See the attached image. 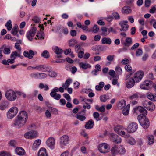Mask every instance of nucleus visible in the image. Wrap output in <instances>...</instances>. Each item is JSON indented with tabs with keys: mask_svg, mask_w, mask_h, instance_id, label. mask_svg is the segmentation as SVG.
Here are the masks:
<instances>
[{
	"mask_svg": "<svg viewBox=\"0 0 156 156\" xmlns=\"http://www.w3.org/2000/svg\"><path fill=\"white\" fill-rule=\"evenodd\" d=\"M27 118V112L24 111H21L15 119L14 126L18 129L23 127L25 125Z\"/></svg>",
	"mask_w": 156,
	"mask_h": 156,
	"instance_id": "obj_1",
	"label": "nucleus"
},
{
	"mask_svg": "<svg viewBox=\"0 0 156 156\" xmlns=\"http://www.w3.org/2000/svg\"><path fill=\"white\" fill-rule=\"evenodd\" d=\"M137 119L140 124L144 128L147 129L149 126L150 123L148 119L145 115H139Z\"/></svg>",
	"mask_w": 156,
	"mask_h": 156,
	"instance_id": "obj_2",
	"label": "nucleus"
},
{
	"mask_svg": "<svg viewBox=\"0 0 156 156\" xmlns=\"http://www.w3.org/2000/svg\"><path fill=\"white\" fill-rule=\"evenodd\" d=\"M124 129L122 126L119 125L114 127V130L116 133L125 138H128L129 137L130 135L124 131Z\"/></svg>",
	"mask_w": 156,
	"mask_h": 156,
	"instance_id": "obj_3",
	"label": "nucleus"
},
{
	"mask_svg": "<svg viewBox=\"0 0 156 156\" xmlns=\"http://www.w3.org/2000/svg\"><path fill=\"white\" fill-rule=\"evenodd\" d=\"M70 139L67 135H64L61 136L59 138V145L62 148H64L69 143Z\"/></svg>",
	"mask_w": 156,
	"mask_h": 156,
	"instance_id": "obj_4",
	"label": "nucleus"
},
{
	"mask_svg": "<svg viewBox=\"0 0 156 156\" xmlns=\"http://www.w3.org/2000/svg\"><path fill=\"white\" fill-rule=\"evenodd\" d=\"M5 96L6 99L10 101H14L17 98L16 92L12 90H9L6 91Z\"/></svg>",
	"mask_w": 156,
	"mask_h": 156,
	"instance_id": "obj_5",
	"label": "nucleus"
},
{
	"mask_svg": "<svg viewBox=\"0 0 156 156\" xmlns=\"http://www.w3.org/2000/svg\"><path fill=\"white\" fill-rule=\"evenodd\" d=\"M18 111V108L16 107H13L11 108L7 113V117L8 119H12L17 114Z\"/></svg>",
	"mask_w": 156,
	"mask_h": 156,
	"instance_id": "obj_6",
	"label": "nucleus"
},
{
	"mask_svg": "<svg viewBox=\"0 0 156 156\" xmlns=\"http://www.w3.org/2000/svg\"><path fill=\"white\" fill-rule=\"evenodd\" d=\"M142 105L144 108L151 111H153L155 108L154 104L149 101H144L142 103Z\"/></svg>",
	"mask_w": 156,
	"mask_h": 156,
	"instance_id": "obj_7",
	"label": "nucleus"
},
{
	"mask_svg": "<svg viewBox=\"0 0 156 156\" xmlns=\"http://www.w3.org/2000/svg\"><path fill=\"white\" fill-rule=\"evenodd\" d=\"M138 128V125L137 123L132 122L130 123L127 127L126 130L129 133H133L135 132Z\"/></svg>",
	"mask_w": 156,
	"mask_h": 156,
	"instance_id": "obj_8",
	"label": "nucleus"
},
{
	"mask_svg": "<svg viewBox=\"0 0 156 156\" xmlns=\"http://www.w3.org/2000/svg\"><path fill=\"white\" fill-rule=\"evenodd\" d=\"M144 73L143 71H137L133 76V80L136 83H137L141 81L143 78Z\"/></svg>",
	"mask_w": 156,
	"mask_h": 156,
	"instance_id": "obj_9",
	"label": "nucleus"
},
{
	"mask_svg": "<svg viewBox=\"0 0 156 156\" xmlns=\"http://www.w3.org/2000/svg\"><path fill=\"white\" fill-rule=\"evenodd\" d=\"M36 69L43 72H49L52 70L50 66L46 65H39L36 66Z\"/></svg>",
	"mask_w": 156,
	"mask_h": 156,
	"instance_id": "obj_10",
	"label": "nucleus"
},
{
	"mask_svg": "<svg viewBox=\"0 0 156 156\" xmlns=\"http://www.w3.org/2000/svg\"><path fill=\"white\" fill-rule=\"evenodd\" d=\"M134 112L137 115H145L147 113V111L141 106H139L135 108L134 110Z\"/></svg>",
	"mask_w": 156,
	"mask_h": 156,
	"instance_id": "obj_11",
	"label": "nucleus"
},
{
	"mask_svg": "<svg viewBox=\"0 0 156 156\" xmlns=\"http://www.w3.org/2000/svg\"><path fill=\"white\" fill-rule=\"evenodd\" d=\"M55 139L52 137H49L46 141L47 145L51 149H53L55 145Z\"/></svg>",
	"mask_w": 156,
	"mask_h": 156,
	"instance_id": "obj_12",
	"label": "nucleus"
},
{
	"mask_svg": "<svg viewBox=\"0 0 156 156\" xmlns=\"http://www.w3.org/2000/svg\"><path fill=\"white\" fill-rule=\"evenodd\" d=\"M38 133L35 131L32 130L26 132L24 134V137L28 139H33L37 136Z\"/></svg>",
	"mask_w": 156,
	"mask_h": 156,
	"instance_id": "obj_13",
	"label": "nucleus"
},
{
	"mask_svg": "<svg viewBox=\"0 0 156 156\" xmlns=\"http://www.w3.org/2000/svg\"><path fill=\"white\" fill-rule=\"evenodd\" d=\"M129 76H126L125 80L126 81V86L127 88H131L133 87L135 84V82L133 78H130L128 80Z\"/></svg>",
	"mask_w": 156,
	"mask_h": 156,
	"instance_id": "obj_14",
	"label": "nucleus"
},
{
	"mask_svg": "<svg viewBox=\"0 0 156 156\" xmlns=\"http://www.w3.org/2000/svg\"><path fill=\"white\" fill-rule=\"evenodd\" d=\"M108 145L107 144L102 143L99 144L98 146V149L99 151L102 153H105L108 152Z\"/></svg>",
	"mask_w": 156,
	"mask_h": 156,
	"instance_id": "obj_15",
	"label": "nucleus"
},
{
	"mask_svg": "<svg viewBox=\"0 0 156 156\" xmlns=\"http://www.w3.org/2000/svg\"><path fill=\"white\" fill-rule=\"evenodd\" d=\"M36 30V28L33 27L27 33V37L29 41H31L32 40V37L35 34Z\"/></svg>",
	"mask_w": 156,
	"mask_h": 156,
	"instance_id": "obj_16",
	"label": "nucleus"
},
{
	"mask_svg": "<svg viewBox=\"0 0 156 156\" xmlns=\"http://www.w3.org/2000/svg\"><path fill=\"white\" fill-rule=\"evenodd\" d=\"M110 139L112 141L117 144L120 143L122 141L121 138L115 134H111Z\"/></svg>",
	"mask_w": 156,
	"mask_h": 156,
	"instance_id": "obj_17",
	"label": "nucleus"
},
{
	"mask_svg": "<svg viewBox=\"0 0 156 156\" xmlns=\"http://www.w3.org/2000/svg\"><path fill=\"white\" fill-rule=\"evenodd\" d=\"M86 112V110H83L81 112H79L76 115L77 119L81 121L85 120L86 119L85 116Z\"/></svg>",
	"mask_w": 156,
	"mask_h": 156,
	"instance_id": "obj_18",
	"label": "nucleus"
},
{
	"mask_svg": "<svg viewBox=\"0 0 156 156\" xmlns=\"http://www.w3.org/2000/svg\"><path fill=\"white\" fill-rule=\"evenodd\" d=\"M36 54L37 52L36 51H34L32 50H30L29 52L26 51H25L23 52V55L26 57L31 59L33 57V55Z\"/></svg>",
	"mask_w": 156,
	"mask_h": 156,
	"instance_id": "obj_19",
	"label": "nucleus"
},
{
	"mask_svg": "<svg viewBox=\"0 0 156 156\" xmlns=\"http://www.w3.org/2000/svg\"><path fill=\"white\" fill-rule=\"evenodd\" d=\"M123 47L126 48L130 46L132 43V38L129 37H127L125 42H121Z\"/></svg>",
	"mask_w": 156,
	"mask_h": 156,
	"instance_id": "obj_20",
	"label": "nucleus"
},
{
	"mask_svg": "<svg viewBox=\"0 0 156 156\" xmlns=\"http://www.w3.org/2000/svg\"><path fill=\"white\" fill-rule=\"evenodd\" d=\"M52 50L55 53L58 55L57 57L58 58H61L62 57L61 54L62 53V50L56 46H54L52 48Z\"/></svg>",
	"mask_w": 156,
	"mask_h": 156,
	"instance_id": "obj_21",
	"label": "nucleus"
},
{
	"mask_svg": "<svg viewBox=\"0 0 156 156\" xmlns=\"http://www.w3.org/2000/svg\"><path fill=\"white\" fill-rule=\"evenodd\" d=\"M20 54V51H18V52L13 51L11 54L10 57L12 59H13L14 60H15V59L16 57H20L21 59H23V56H21Z\"/></svg>",
	"mask_w": 156,
	"mask_h": 156,
	"instance_id": "obj_22",
	"label": "nucleus"
},
{
	"mask_svg": "<svg viewBox=\"0 0 156 156\" xmlns=\"http://www.w3.org/2000/svg\"><path fill=\"white\" fill-rule=\"evenodd\" d=\"M148 145L153 144L154 141V136L151 135H148L146 136Z\"/></svg>",
	"mask_w": 156,
	"mask_h": 156,
	"instance_id": "obj_23",
	"label": "nucleus"
},
{
	"mask_svg": "<svg viewBox=\"0 0 156 156\" xmlns=\"http://www.w3.org/2000/svg\"><path fill=\"white\" fill-rule=\"evenodd\" d=\"M150 82L148 81H145L143 84L140 85L141 89L148 90L150 87Z\"/></svg>",
	"mask_w": 156,
	"mask_h": 156,
	"instance_id": "obj_24",
	"label": "nucleus"
},
{
	"mask_svg": "<svg viewBox=\"0 0 156 156\" xmlns=\"http://www.w3.org/2000/svg\"><path fill=\"white\" fill-rule=\"evenodd\" d=\"M15 152L17 155H23L25 153L24 149L21 147L16 148L15 149Z\"/></svg>",
	"mask_w": 156,
	"mask_h": 156,
	"instance_id": "obj_25",
	"label": "nucleus"
},
{
	"mask_svg": "<svg viewBox=\"0 0 156 156\" xmlns=\"http://www.w3.org/2000/svg\"><path fill=\"white\" fill-rule=\"evenodd\" d=\"M8 103L7 101H3L0 104V109L4 110L8 108Z\"/></svg>",
	"mask_w": 156,
	"mask_h": 156,
	"instance_id": "obj_26",
	"label": "nucleus"
},
{
	"mask_svg": "<svg viewBox=\"0 0 156 156\" xmlns=\"http://www.w3.org/2000/svg\"><path fill=\"white\" fill-rule=\"evenodd\" d=\"M94 123V121L90 119L86 122L85 125V127L87 129H90L93 127Z\"/></svg>",
	"mask_w": 156,
	"mask_h": 156,
	"instance_id": "obj_27",
	"label": "nucleus"
},
{
	"mask_svg": "<svg viewBox=\"0 0 156 156\" xmlns=\"http://www.w3.org/2000/svg\"><path fill=\"white\" fill-rule=\"evenodd\" d=\"M41 143V140L40 139H37L35 140L33 146V149L35 150L37 149Z\"/></svg>",
	"mask_w": 156,
	"mask_h": 156,
	"instance_id": "obj_28",
	"label": "nucleus"
},
{
	"mask_svg": "<svg viewBox=\"0 0 156 156\" xmlns=\"http://www.w3.org/2000/svg\"><path fill=\"white\" fill-rule=\"evenodd\" d=\"M130 105L129 104H128L124 108L122 111V113L125 116L128 115L129 113V109H130Z\"/></svg>",
	"mask_w": 156,
	"mask_h": 156,
	"instance_id": "obj_29",
	"label": "nucleus"
},
{
	"mask_svg": "<svg viewBox=\"0 0 156 156\" xmlns=\"http://www.w3.org/2000/svg\"><path fill=\"white\" fill-rule=\"evenodd\" d=\"M79 66L81 68L83 69H87L91 67V66L90 64L87 63H83L80 62L79 63Z\"/></svg>",
	"mask_w": 156,
	"mask_h": 156,
	"instance_id": "obj_30",
	"label": "nucleus"
},
{
	"mask_svg": "<svg viewBox=\"0 0 156 156\" xmlns=\"http://www.w3.org/2000/svg\"><path fill=\"white\" fill-rule=\"evenodd\" d=\"M38 156H48L46 150L44 148H41L38 153Z\"/></svg>",
	"mask_w": 156,
	"mask_h": 156,
	"instance_id": "obj_31",
	"label": "nucleus"
},
{
	"mask_svg": "<svg viewBox=\"0 0 156 156\" xmlns=\"http://www.w3.org/2000/svg\"><path fill=\"white\" fill-rule=\"evenodd\" d=\"M72 82V80L71 79H68L66 80L65 83L62 84V87L65 89H66L69 86L70 84Z\"/></svg>",
	"mask_w": 156,
	"mask_h": 156,
	"instance_id": "obj_32",
	"label": "nucleus"
},
{
	"mask_svg": "<svg viewBox=\"0 0 156 156\" xmlns=\"http://www.w3.org/2000/svg\"><path fill=\"white\" fill-rule=\"evenodd\" d=\"M122 12L123 13L129 14L131 12L132 10L130 7L127 6H125L122 8Z\"/></svg>",
	"mask_w": 156,
	"mask_h": 156,
	"instance_id": "obj_33",
	"label": "nucleus"
},
{
	"mask_svg": "<svg viewBox=\"0 0 156 156\" xmlns=\"http://www.w3.org/2000/svg\"><path fill=\"white\" fill-rule=\"evenodd\" d=\"M101 42L103 44H111V40L109 38L104 37L102 38Z\"/></svg>",
	"mask_w": 156,
	"mask_h": 156,
	"instance_id": "obj_34",
	"label": "nucleus"
},
{
	"mask_svg": "<svg viewBox=\"0 0 156 156\" xmlns=\"http://www.w3.org/2000/svg\"><path fill=\"white\" fill-rule=\"evenodd\" d=\"M126 105V102L124 100L120 101L117 104L118 107L119 109H121L125 107Z\"/></svg>",
	"mask_w": 156,
	"mask_h": 156,
	"instance_id": "obj_35",
	"label": "nucleus"
},
{
	"mask_svg": "<svg viewBox=\"0 0 156 156\" xmlns=\"http://www.w3.org/2000/svg\"><path fill=\"white\" fill-rule=\"evenodd\" d=\"M44 34L43 32L37 33L36 39L43 40L44 39Z\"/></svg>",
	"mask_w": 156,
	"mask_h": 156,
	"instance_id": "obj_36",
	"label": "nucleus"
},
{
	"mask_svg": "<svg viewBox=\"0 0 156 156\" xmlns=\"http://www.w3.org/2000/svg\"><path fill=\"white\" fill-rule=\"evenodd\" d=\"M104 83L103 82H100L98 85L95 86V89L97 91L101 90L104 85Z\"/></svg>",
	"mask_w": 156,
	"mask_h": 156,
	"instance_id": "obj_37",
	"label": "nucleus"
},
{
	"mask_svg": "<svg viewBox=\"0 0 156 156\" xmlns=\"http://www.w3.org/2000/svg\"><path fill=\"white\" fill-rule=\"evenodd\" d=\"M50 95L54 99L58 100L60 99L61 98V95L60 94L58 93H50Z\"/></svg>",
	"mask_w": 156,
	"mask_h": 156,
	"instance_id": "obj_38",
	"label": "nucleus"
},
{
	"mask_svg": "<svg viewBox=\"0 0 156 156\" xmlns=\"http://www.w3.org/2000/svg\"><path fill=\"white\" fill-rule=\"evenodd\" d=\"M38 87L41 89H44L45 91H48L49 89V87L47 84L44 85L41 83L39 84Z\"/></svg>",
	"mask_w": 156,
	"mask_h": 156,
	"instance_id": "obj_39",
	"label": "nucleus"
},
{
	"mask_svg": "<svg viewBox=\"0 0 156 156\" xmlns=\"http://www.w3.org/2000/svg\"><path fill=\"white\" fill-rule=\"evenodd\" d=\"M2 46H3V51L4 54H9L10 53L11 51L9 48L6 47L5 45H3Z\"/></svg>",
	"mask_w": 156,
	"mask_h": 156,
	"instance_id": "obj_40",
	"label": "nucleus"
},
{
	"mask_svg": "<svg viewBox=\"0 0 156 156\" xmlns=\"http://www.w3.org/2000/svg\"><path fill=\"white\" fill-rule=\"evenodd\" d=\"M101 30L103 35L107 36L109 34V32L108 31V28L105 27H102Z\"/></svg>",
	"mask_w": 156,
	"mask_h": 156,
	"instance_id": "obj_41",
	"label": "nucleus"
},
{
	"mask_svg": "<svg viewBox=\"0 0 156 156\" xmlns=\"http://www.w3.org/2000/svg\"><path fill=\"white\" fill-rule=\"evenodd\" d=\"M77 43V41L76 39H72L69 40V44L70 47H73Z\"/></svg>",
	"mask_w": 156,
	"mask_h": 156,
	"instance_id": "obj_42",
	"label": "nucleus"
},
{
	"mask_svg": "<svg viewBox=\"0 0 156 156\" xmlns=\"http://www.w3.org/2000/svg\"><path fill=\"white\" fill-rule=\"evenodd\" d=\"M5 26L6 27L8 30H11L12 27L11 21L10 20H9L6 23Z\"/></svg>",
	"mask_w": 156,
	"mask_h": 156,
	"instance_id": "obj_43",
	"label": "nucleus"
},
{
	"mask_svg": "<svg viewBox=\"0 0 156 156\" xmlns=\"http://www.w3.org/2000/svg\"><path fill=\"white\" fill-rule=\"evenodd\" d=\"M119 25L121 27V28L120 29V31H126L129 28V25H125L120 23H119Z\"/></svg>",
	"mask_w": 156,
	"mask_h": 156,
	"instance_id": "obj_44",
	"label": "nucleus"
},
{
	"mask_svg": "<svg viewBox=\"0 0 156 156\" xmlns=\"http://www.w3.org/2000/svg\"><path fill=\"white\" fill-rule=\"evenodd\" d=\"M100 99L101 101L105 102L108 99V96L106 94L101 95L100 97Z\"/></svg>",
	"mask_w": 156,
	"mask_h": 156,
	"instance_id": "obj_45",
	"label": "nucleus"
},
{
	"mask_svg": "<svg viewBox=\"0 0 156 156\" xmlns=\"http://www.w3.org/2000/svg\"><path fill=\"white\" fill-rule=\"evenodd\" d=\"M95 108L98 111L101 112H103L105 111V106L103 105L101 107H99L98 105L95 106Z\"/></svg>",
	"mask_w": 156,
	"mask_h": 156,
	"instance_id": "obj_46",
	"label": "nucleus"
},
{
	"mask_svg": "<svg viewBox=\"0 0 156 156\" xmlns=\"http://www.w3.org/2000/svg\"><path fill=\"white\" fill-rule=\"evenodd\" d=\"M18 31V27L17 26H15L11 31V33L14 35H16Z\"/></svg>",
	"mask_w": 156,
	"mask_h": 156,
	"instance_id": "obj_47",
	"label": "nucleus"
},
{
	"mask_svg": "<svg viewBox=\"0 0 156 156\" xmlns=\"http://www.w3.org/2000/svg\"><path fill=\"white\" fill-rule=\"evenodd\" d=\"M39 73H33L30 75V76L32 78L39 79Z\"/></svg>",
	"mask_w": 156,
	"mask_h": 156,
	"instance_id": "obj_48",
	"label": "nucleus"
},
{
	"mask_svg": "<svg viewBox=\"0 0 156 156\" xmlns=\"http://www.w3.org/2000/svg\"><path fill=\"white\" fill-rule=\"evenodd\" d=\"M41 56L44 58H48L49 57V52L47 50H44L41 54Z\"/></svg>",
	"mask_w": 156,
	"mask_h": 156,
	"instance_id": "obj_49",
	"label": "nucleus"
},
{
	"mask_svg": "<svg viewBox=\"0 0 156 156\" xmlns=\"http://www.w3.org/2000/svg\"><path fill=\"white\" fill-rule=\"evenodd\" d=\"M112 16L113 19L116 20H119L120 19V16L119 14L116 12H114L112 14Z\"/></svg>",
	"mask_w": 156,
	"mask_h": 156,
	"instance_id": "obj_50",
	"label": "nucleus"
},
{
	"mask_svg": "<svg viewBox=\"0 0 156 156\" xmlns=\"http://www.w3.org/2000/svg\"><path fill=\"white\" fill-rule=\"evenodd\" d=\"M119 152L121 154H124L125 153L126 150L122 146H120L119 148Z\"/></svg>",
	"mask_w": 156,
	"mask_h": 156,
	"instance_id": "obj_51",
	"label": "nucleus"
},
{
	"mask_svg": "<svg viewBox=\"0 0 156 156\" xmlns=\"http://www.w3.org/2000/svg\"><path fill=\"white\" fill-rule=\"evenodd\" d=\"M127 142L130 144L133 145L135 144L136 141L134 138L130 137L128 140Z\"/></svg>",
	"mask_w": 156,
	"mask_h": 156,
	"instance_id": "obj_52",
	"label": "nucleus"
},
{
	"mask_svg": "<svg viewBox=\"0 0 156 156\" xmlns=\"http://www.w3.org/2000/svg\"><path fill=\"white\" fill-rule=\"evenodd\" d=\"M9 144L10 146L15 147L16 145V142L15 140H12L9 141Z\"/></svg>",
	"mask_w": 156,
	"mask_h": 156,
	"instance_id": "obj_53",
	"label": "nucleus"
},
{
	"mask_svg": "<svg viewBox=\"0 0 156 156\" xmlns=\"http://www.w3.org/2000/svg\"><path fill=\"white\" fill-rule=\"evenodd\" d=\"M100 116L99 113L97 112H95L93 113V116L94 118L97 119V121H98L101 120V119H100L99 117Z\"/></svg>",
	"mask_w": 156,
	"mask_h": 156,
	"instance_id": "obj_54",
	"label": "nucleus"
},
{
	"mask_svg": "<svg viewBox=\"0 0 156 156\" xmlns=\"http://www.w3.org/2000/svg\"><path fill=\"white\" fill-rule=\"evenodd\" d=\"M99 29V27L97 25H95L92 29V32L95 33H96L98 32Z\"/></svg>",
	"mask_w": 156,
	"mask_h": 156,
	"instance_id": "obj_55",
	"label": "nucleus"
},
{
	"mask_svg": "<svg viewBox=\"0 0 156 156\" xmlns=\"http://www.w3.org/2000/svg\"><path fill=\"white\" fill-rule=\"evenodd\" d=\"M111 153L113 154H115L117 152V147L116 146L112 147L111 150Z\"/></svg>",
	"mask_w": 156,
	"mask_h": 156,
	"instance_id": "obj_56",
	"label": "nucleus"
},
{
	"mask_svg": "<svg viewBox=\"0 0 156 156\" xmlns=\"http://www.w3.org/2000/svg\"><path fill=\"white\" fill-rule=\"evenodd\" d=\"M139 94L138 93H135L133 95L129 96V98L131 100L137 99L139 97Z\"/></svg>",
	"mask_w": 156,
	"mask_h": 156,
	"instance_id": "obj_57",
	"label": "nucleus"
},
{
	"mask_svg": "<svg viewBox=\"0 0 156 156\" xmlns=\"http://www.w3.org/2000/svg\"><path fill=\"white\" fill-rule=\"evenodd\" d=\"M0 156H10V154L8 152L3 151L0 152Z\"/></svg>",
	"mask_w": 156,
	"mask_h": 156,
	"instance_id": "obj_58",
	"label": "nucleus"
},
{
	"mask_svg": "<svg viewBox=\"0 0 156 156\" xmlns=\"http://www.w3.org/2000/svg\"><path fill=\"white\" fill-rule=\"evenodd\" d=\"M155 12H156V5H154L149 10V12L150 13L153 14Z\"/></svg>",
	"mask_w": 156,
	"mask_h": 156,
	"instance_id": "obj_59",
	"label": "nucleus"
},
{
	"mask_svg": "<svg viewBox=\"0 0 156 156\" xmlns=\"http://www.w3.org/2000/svg\"><path fill=\"white\" fill-rule=\"evenodd\" d=\"M64 97L69 102L71 101V99L70 96L67 93H64L63 94Z\"/></svg>",
	"mask_w": 156,
	"mask_h": 156,
	"instance_id": "obj_60",
	"label": "nucleus"
},
{
	"mask_svg": "<svg viewBox=\"0 0 156 156\" xmlns=\"http://www.w3.org/2000/svg\"><path fill=\"white\" fill-rule=\"evenodd\" d=\"M143 51L141 49H138L136 52V55L137 56H139L142 54Z\"/></svg>",
	"mask_w": 156,
	"mask_h": 156,
	"instance_id": "obj_61",
	"label": "nucleus"
},
{
	"mask_svg": "<svg viewBox=\"0 0 156 156\" xmlns=\"http://www.w3.org/2000/svg\"><path fill=\"white\" fill-rule=\"evenodd\" d=\"M47 76V74L44 73H39V79H43L46 78Z\"/></svg>",
	"mask_w": 156,
	"mask_h": 156,
	"instance_id": "obj_62",
	"label": "nucleus"
},
{
	"mask_svg": "<svg viewBox=\"0 0 156 156\" xmlns=\"http://www.w3.org/2000/svg\"><path fill=\"white\" fill-rule=\"evenodd\" d=\"M125 69L128 72L130 73L132 71V67L129 65H126L125 66Z\"/></svg>",
	"mask_w": 156,
	"mask_h": 156,
	"instance_id": "obj_63",
	"label": "nucleus"
},
{
	"mask_svg": "<svg viewBox=\"0 0 156 156\" xmlns=\"http://www.w3.org/2000/svg\"><path fill=\"white\" fill-rule=\"evenodd\" d=\"M69 151L66 150L62 153L60 156H69Z\"/></svg>",
	"mask_w": 156,
	"mask_h": 156,
	"instance_id": "obj_64",
	"label": "nucleus"
}]
</instances>
